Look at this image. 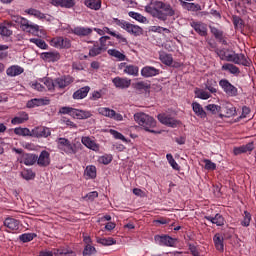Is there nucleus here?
Segmentation results:
<instances>
[{
	"mask_svg": "<svg viewBox=\"0 0 256 256\" xmlns=\"http://www.w3.org/2000/svg\"><path fill=\"white\" fill-rule=\"evenodd\" d=\"M134 89H136V91H148L151 89V84H149L148 82L145 81H140L134 84Z\"/></svg>",
	"mask_w": 256,
	"mask_h": 256,
	"instance_id": "nucleus-42",
	"label": "nucleus"
},
{
	"mask_svg": "<svg viewBox=\"0 0 256 256\" xmlns=\"http://www.w3.org/2000/svg\"><path fill=\"white\" fill-rule=\"evenodd\" d=\"M109 133L114 137V139H119L120 141H123V143H127V138H125L124 135L121 134V132L110 129Z\"/></svg>",
	"mask_w": 256,
	"mask_h": 256,
	"instance_id": "nucleus-54",
	"label": "nucleus"
},
{
	"mask_svg": "<svg viewBox=\"0 0 256 256\" xmlns=\"http://www.w3.org/2000/svg\"><path fill=\"white\" fill-rule=\"evenodd\" d=\"M155 241H158L160 245H165L166 247H175L177 240L171 238V236H155Z\"/></svg>",
	"mask_w": 256,
	"mask_h": 256,
	"instance_id": "nucleus-22",
	"label": "nucleus"
},
{
	"mask_svg": "<svg viewBox=\"0 0 256 256\" xmlns=\"http://www.w3.org/2000/svg\"><path fill=\"white\" fill-rule=\"evenodd\" d=\"M26 13L28 15H32L33 17H36V19H47V15H45L44 13H42L37 9L30 8L26 10Z\"/></svg>",
	"mask_w": 256,
	"mask_h": 256,
	"instance_id": "nucleus-44",
	"label": "nucleus"
},
{
	"mask_svg": "<svg viewBox=\"0 0 256 256\" xmlns=\"http://www.w3.org/2000/svg\"><path fill=\"white\" fill-rule=\"evenodd\" d=\"M210 31L212 35H214L215 39L218 41H223V31L219 30L216 27H210Z\"/></svg>",
	"mask_w": 256,
	"mask_h": 256,
	"instance_id": "nucleus-58",
	"label": "nucleus"
},
{
	"mask_svg": "<svg viewBox=\"0 0 256 256\" xmlns=\"http://www.w3.org/2000/svg\"><path fill=\"white\" fill-rule=\"evenodd\" d=\"M51 5L54 7H65L71 9L75 7V0H51Z\"/></svg>",
	"mask_w": 256,
	"mask_h": 256,
	"instance_id": "nucleus-25",
	"label": "nucleus"
},
{
	"mask_svg": "<svg viewBox=\"0 0 256 256\" xmlns=\"http://www.w3.org/2000/svg\"><path fill=\"white\" fill-rule=\"evenodd\" d=\"M124 73L132 77H139V66L128 64L124 69Z\"/></svg>",
	"mask_w": 256,
	"mask_h": 256,
	"instance_id": "nucleus-31",
	"label": "nucleus"
},
{
	"mask_svg": "<svg viewBox=\"0 0 256 256\" xmlns=\"http://www.w3.org/2000/svg\"><path fill=\"white\" fill-rule=\"evenodd\" d=\"M129 17L132 19H135V21H138L139 23H147V18L140 13L130 11L128 12Z\"/></svg>",
	"mask_w": 256,
	"mask_h": 256,
	"instance_id": "nucleus-46",
	"label": "nucleus"
},
{
	"mask_svg": "<svg viewBox=\"0 0 256 256\" xmlns=\"http://www.w3.org/2000/svg\"><path fill=\"white\" fill-rule=\"evenodd\" d=\"M89 91H91V87L84 86V87L76 90L73 93L72 97H73V99H76V100L85 99V97H87V95H89Z\"/></svg>",
	"mask_w": 256,
	"mask_h": 256,
	"instance_id": "nucleus-26",
	"label": "nucleus"
},
{
	"mask_svg": "<svg viewBox=\"0 0 256 256\" xmlns=\"http://www.w3.org/2000/svg\"><path fill=\"white\" fill-rule=\"evenodd\" d=\"M21 177L26 181H31V179H35V173L31 169H25L21 172Z\"/></svg>",
	"mask_w": 256,
	"mask_h": 256,
	"instance_id": "nucleus-51",
	"label": "nucleus"
},
{
	"mask_svg": "<svg viewBox=\"0 0 256 256\" xmlns=\"http://www.w3.org/2000/svg\"><path fill=\"white\" fill-rule=\"evenodd\" d=\"M84 175L87 177V179H96L97 177V167L94 165H89L84 170Z\"/></svg>",
	"mask_w": 256,
	"mask_h": 256,
	"instance_id": "nucleus-35",
	"label": "nucleus"
},
{
	"mask_svg": "<svg viewBox=\"0 0 256 256\" xmlns=\"http://www.w3.org/2000/svg\"><path fill=\"white\" fill-rule=\"evenodd\" d=\"M233 25L235 29H243V19L238 16L233 17Z\"/></svg>",
	"mask_w": 256,
	"mask_h": 256,
	"instance_id": "nucleus-62",
	"label": "nucleus"
},
{
	"mask_svg": "<svg viewBox=\"0 0 256 256\" xmlns=\"http://www.w3.org/2000/svg\"><path fill=\"white\" fill-rule=\"evenodd\" d=\"M190 27H192L200 37H207V24L199 21H191Z\"/></svg>",
	"mask_w": 256,
	"mask_h": 256,
	"instance_id": "nucleus-14",
	"label": "nucleus"
},
{
	"mask_svg": "<svg viewBox=\"0 0 256 256\" xmlns=\"http://www.w3.org/2000/svg\"><path fill=\"white\" fill-rule=\"evenodd\" d=\"M222 71H228L231 73V75H239V73H241V70L239 69V67L231 63H226L222 65Z\"/></svg>",
	"mask_w": 256,
	"mask_h": 256,
	"instance_id": "nucleus-32",
	"label": "nucleus"
},
{
	"mask_svg": "<svg viewBox=\"0 0 256 256\" xmlns=\"http://www.w3.org/2000/svg\"><path fill=\"white\" fill-rule=\"evenodd\" d=\"M0 35L2 37H11V35H13V31L5 26V24H0Z\"/></svg>",
	"mask_w": 256,
	"mask_h": 256,
	"instance_id": "nucleus-53",
	"label": "nucleus"
},
{
	"mask_svg": "<svg viewBox=\"0 0 256 256\" xmlns=\"http://www.w3.org/2000/svg\"><path fill=\"white\" fill-rule=\"evenodd\" d=\"M41 105H44V100L34 98L27 102L26 107H28V109H34V107H41Z\"/></svg>",
	"mask_w": 256,
	"mask_h": 256,
	"instance_id": "nucleus-45",
	"label": "nucleus"
},
{
	"mask_svg": "<svg viewBox=\"0 0 256 256\" xmlns=\"http://www.w3.org/2000/svg\"><path fill=\"white\" fill-rule=\"evenodd\" d=\"M166 159H167L169 165L172 166V169H174L175 171H179V169H180L179 164H177V161H175V158H173L172 154H167Z\"/></svg>",
	"mask_w": 256,
	"mask_h": 256,
	"instance_id": "nucleus-55",
	"label": "nucleus"
},
{
	"mask_svg": "<svg viewBox=\"0 0 256 256\" xmlns=\"http://www.w3.org/2000/svg\"><path fill=\"white\" fill-rule=\"evenodd\" d=\"M206 110L210 111V113H212V115H217V113L221 112V106H219L217 104H208L206 106Z\"/></svg>",
	"mask_w": 256,
	"mask_h": 256,
	"instance_id": "nucleus-56",
	"label": "nucleus"
},
{
	"mask_svg": "<svg viewBox=\"0 0 256 256\" xmlns=\"http://www.w3.org/2000/svg\"><path fill=\"white\" fill-rule=\"evenodd\" d=\"M81 141L82 144L85 145V147H87L88 149H92V151L99 149V146H97L95 140L91 139L89 136L82 137Z\"/></svg>",
	"mask_w": 256,
	"mask_h": 256,
	"instance_id": "nucleus-30",
	"label": "nucleus"
},
{
	"mask_svg": "<svg viewBox=\"0 0 256 256\" xmlns=\"http://www.w3.org/2000/svg\"><path fill=\"white\" fill-rule=\"evenodd\" d=\"M77 256L73 250L69 248H58L53 251H41L39 256Z\"/></svg>",
	"mask_w": 256,
	"mask_h": 256,
	"instance_id": "nucleus-9",
	"label": "nucleus"
},
{
	"mask_svg": "<svg viewBox=\"0 0 256 256\" xmlns=\"http://www.w3.org/2000/svg\"><path fill=\"white\" fill-rule=\"evenodd\" d=\"M96 242L99 243L100 245H104V247H109L111 245H115L117 241L113 239L112 237L108 238H97Z\"/></svg>",
	"mask_w": 256,
	"mask_h": 256,
	"instance_id": "nucleus-41",
	"label": "nucleus"
},
{
	"mask_svg": "<svg viewBox=\"0 0 256 256\" xmlns=\"http://www.w3.org/2000/svg\"><path fill=\"white\" fill-rule=\"evenodd\" d=\"M70 143H71V141H69V139H67V138H59L57 140L58 149L62 150L65 148L66 145H68Z\"/></svg>",
	"mask_w": 256,
	"mask_h": 256,
	"instance_id": "nucleus-63",
	"label": "nucleus"
},
{
	"mask_svg": "<svg viewBox=\"0 0 256 256\" xmlns=\"http://www.w3.org/2000/svg\"><path fill=\"white\" fill-rule=\"evenodd\" d=\"M213 242L215 249H217L219 253L225 251V238L220 233L214 235Z\"/></svg>",
	"mask_w": 256,
	"mask_h": 256,
	"instance_id": "nucleus-21",
	"label": "nucleus"
},
{
	"mask_svg": "<svg viewBox=\"0 0 256 256\" xmlns=\"http://www.w3.org/2000/svg\"><path fill=\"white\" fill-rule=\"evenodd\" d=\"M42 59L44 61H48V63H55L56 61H59L61 59V54L59 52H43L42 53Z\"/></svg>",
	"mask_w": 256,
	"mask_h": 256,
	"instance_id": "nucleus-24",
	"label": "nucleus"
},
{
	"mask_svg": "<svg viewBox=\"0 0 256 256\" xmlns=\"http://www.w3.org/2000/svg\"><path fill=\"white\" fill-rule=\"evenodd\" d=\"M75 83V77L71 75H63L61 77L55 78L56 89L63 91L67 89L70 85Z\"/></svg>",
	"mask_w": 256,
	"mask_h": 256,
	"instance_id": "nucleus-8",
	"label": "nucleus"
},
{
	"mask_svg": "<svg viewBox=\"0 0 256 256\" xmlns=\"http://www.w3.org/2000/svg\"><path fill=\"white\" fill-rule=\"evenodd\" d=\"M51 154L48 151L44 150L40 153L39 157L37 156V163L39 167H49L51 163Z\"/></svg>",
	"mask_w": 256,
	"mask_h": 256,
	"instance_id": "nucleus-17",
	"label": "nucleus"
},
{
	"mask_svg": "<svg viewBox=\"0 0 256 256\" xmlns=\"http://www.w3.org/2000/svg\"><path fill=\"white\" fill-rule=\"evenodd\" d=\"M97 253V249L93 245H86L83 250V256H92Z\"/></svg>",
	"mask_w": 256,
	"mask_h": 256,
	"instance_id": "nucleus-57",
	"label": "nucleus"
},
{
	"mask_svg": "<svg viewBox=\"0 0 256 256\" xmlns=\"http://www.w3.org/2000/svg\"><path fill=\"white\" fill-rule=\"evenodd\" d=\"M70 33L77 35V37H89V35H92L93 33V28L76 26L70 29Z\"/></svg>",
	"mask_w": 256,
	"mask_h": 256,
	"instance_id": "nucleus-13",
	"label": "nucleus"
},
{
	"mask_svg": "<svg viewBox=\"0 0 256 256\" xmlns=\"http://www.w3.org/2000/svg\"><path fill=\"white\" fill-rule=\"evenodd\" d=\"M183 7L187 9V11H201V5L196 4V3H189V2H183Z\"/></svg>",
	"mask_w": 256,
	"mask_h": 256,
	"instance_id": "nucleus-48",
	"label": "nucleus"
},
{
	"mask_svg": "<svg viewBox=\"0 0 256 256\" xmlns=\"http://www.w3.org/2000/svg\"><path fill=\"white\" fill-rule=\"evenodd\" d=\"M30 43H34V45L38 46L39 49H47L49 45L45 42V40L39 39V38H31Z\"/></svg>",
	"mask_w": 256,
	"mask_h": 256,
	"instance_id": "nucleus-52",
	"label": "nucleus"
},
{
	"mask_svg": "<svg viewBox=\"0 0 256 256\" xmlns=\"http://www.w3.org/2000/svg\"><path fill=\"white\" fill-rule=\"evenodd\" d=\"M29 121V114L25 111H20L11 120L12 125H22V123H27Z\"/></svg>",
	"mask_w": 256,
	"mask_h": 256,
	"instance_id": "nucleus-20",
	"label": "nucleus"
},
{
	"mask_svg": "<svg viewBox=\"0 0 256 256\" xmlns=\"http://www.w3.org/2000/svg\"><path fill=\"white\" fill-rule=\"evenodd\" d=\"M61 151H64L67 155H75L77 153V146L70 142Z\"/></svg>",
	"mask_w": 256,
	"mask_h": 256,
	"instance_id": "nucleus-47",
	"label": "nucleus"
},
{
	"mask_svg": "<svg viewBox=\"0 0 256 256\" xmlns=\"http://www.w3.org/2000/svg\"><path fill=\"white\" fill-rule=\"evenodd\" d=\"M24 71L25 69H23V67L19 65H12L9 68H7L6 74L8 75V77H17L24 73Z\"/></svg>",
	"mask_w": 256,
	"mask_h": 256,
	"instance_id": "nucleus-27",
	"label": "nucleus"
},
{
	"mask_svg": "<svg viewBox=\"0 0 256 256\" xmlns=\"http://www.w3.org/2000/svg\"><path fill=\"white\" fill-rule=\"evenodd\" d=\"M99 115L103 117H108L109 119H113L114 121H123V115L115 112V110L107 107L98 108Z\"/></svg>",
	"mask_w": 256,
	"mask_h": 256,
	"instance_id": "nucleus-10",
	"label": "nucleus"
},
{
	"mask_svg": "<svg viewBox=\"0 0 256 256\" xmlns=\"http://www.w3.org/2000/svg\"><path fill=\"white\" fill-rule=\"evenodd\" d=\"M219 87L228 97H237L239 95V89L233 85L228 79H221L219 81Z\"/></svg>",
	"mask_w": 256,
	"mask_h": 256,
	"instance_id": "nucleus-7",
	"label": "nucleus"
},
{
	"mask_svg": "<svg viewBox=\"0 0 256 256\" xmlns=\"http://www.w3.org/2000/svg\"><path fill=\"white\" fill-rule=\"evenodd\" d=\"M4 226H6L8 233L19 231V220L8 217L4 220Z\"/></svg>",
	"mask_w": 256,
	"mask_h": 256,
	"instance_id": "nucleus-18",
	"label": "nucleus"
},
{
	"mask_svg": "<svg viewBox=\"0 0 256 256\" xmlns=\"http://www.w3.org/2000/svg\"><path fill=\"white\" fill-rule=\"evenodd\" d=\"M32 137L47 139V137H51V129L45 126L36 127L32 130Z\"/></svg>",
	"mask_w": 256,
	"mask_h": 256,
	"instance_id": "nucleus-12",
	"label": "nucleus"
},
{
	"mask_svg": "<svg viewBox=\"0 0 256 256\" xmlns=\"http://www.w3.org/2000/svg\"><path fill=\"white\" fill-rule=\"evenodd\" d=\"M32 89H35L36 91L43 92L45 91V86L43 84L39 83L38 81H33L30 83Z\"/></svg>",
	"mask_w": 256,
	"mask_h": 256,
	"instance_id": "nucleus-64",
	"label": "nucleus"
},
{
	"mask_svg": "<svg viewBox=\"0 0 256 256\" xmlns=\"http://www.w3.org/2000/svg\"><path fill=\"white\" fill-rule=\"evenodd\" d=\"M194 93L198 99H202L204 101H207V99H211V93H209L201 88H196Z\"/></svg>",
	"mask_w": 256,
	"mask_h": 256,
	"instance_id": "nucleus-38",
	"label": "nucleus"
},
{
	"mask_svg": "<svg viewBox=\"0 0 256 256\" xmlns=\"http://www.w3.org/2000/svg\"><path fill=\"white\" fill-rule=\"evenodd\" d=\"M111 37L109 36H102L99 39V46L103 49V51H107V47H109V44H107V41H109Z\"/></svg>",
	"mask_w": 256,
	"mask_h": 256,
	"instance_id": "nucleus-60",
	"label": "nucleus"
},
{
	"mask_svg": "<svg viewBox=\"0 0 256 256\" xmlns=\"http://www.w3.org/2000/svg\"><path fill=\"white\" fill-rule=\"evenodd\" d=\"M50 45L56 49H69L71 47V40L63 37H55L50 41Z\"/></svg>",
	"mask_w": 256,
	"mask_h": 256,
	"instance_id": "nucleus-11",
	"label": "nucleus"
},
{
	"mask_svg": "<svg viewBox=\"0 0 256 256\" xmlns=\"http://www.w3.org/2000/svg\"><path fill=\"white\" fill-rule=\"evenodd\" d=\"M108 55H110L111 57H115V59H117L118 61H125V59H127V56H125V54L121 53L117 49H109Z\"/></svg>",
	"mask_w": 256,
	"mask_h": 256,
	"instance_id": "nucleus-39",
	"label": "nucleus"
},
{
	"mask_svg": "<svg viewBox=\"0 0 256 256\" xmlns=\"http://www.w3.org/2000/svg\"><path fill=\"white\" fill-rule=\"evenodd\" d=\"M37 237V234L35 233H24L19 236V240L22 241V243H29L30 241H33Z\"/></svg>",
	"mask_w": 256,
	"mask_h": 256,
	"instance_id": "nucleus-50",
	"label": "nucleus"
},
{
	"mask_svg": "<svg viewBox=\"0 0 256 256\" xmlns=\"http://www.w3.org/2000/svg\"><path fill=\"white\" fill-rule=\"evenodd\" d=\"M242 227H249L251 225V213L244 211L243 220L241 221Z\"/></svg>",
	"mask_w": 256,
	"mask_h": 256,
	"instance_id": "nucleus-59",
	"label": "nucleus"
},
{
	"mask_svg": "<svg viewBox=\"0 0 256 256\" xmlns=\"http://www.w3.org/2000/svg\"><path fill=\"white\" fill-rule=\"evenodd\" d=\"M42 82L45 87H47L48 91H55V89H57V86L55 85V79L53 80L51 78H44Z\"/></svg>",
	"mask_w": 256,
	"mask_h": 256,
	"instance_id": "nucleus-49",
	"label": "nucleus"
},
{
	"mask_svg": "<svg viewBox=\"0 0 256 256\" xmlns=\"http://www.w3.org/2000/svg\"><path fill=\"white\" fill-rule=\"evenodd\" d=\"M161 73V70L153 67V66H144L141 69V76L145 77V79H149V77H157Z\"/></svg>",
	"mask_w": 256,
	"mask_h": 256,
	"instance_id": "nucleus-16",
	"label": "nucleus"
},
{
	"mask_svg": "<svg viewBox=\"0 0 256 256\" xmlns=\"http://www.w3.org/2000/svg\"><path fill=\"white\" fill-rule=\"evenodd\" d=\"M60 113H62V115H71V117H76V119H89L90 117H93L91 111L79 110L71 107H62Z\"/></svg>",
	"mask_w": 256,
	"mask_h": 256,
	"instance_id": "nucleus-5",
	"label": "nucleus"
},
{
	"mask_svg": "<svg viewBox=\"0 0 256 256\" xmlns=\"http://www.w3.org/2000/svg\"><path fill=\"white\" fill-rule=\"evenodd\" d=\"M192 109L197 117H199L200 119H207V112H205L201 104H199L198 102H193Z\"/></svg>",
	"mask_w": 256,
	"mask_h": 256,
	"instance_id": "nucleus-28",
	"label": "nucleus"
},
{
	"mask_svg": "<svg viewBox=\"0 0 256 256\" xmlns=\"http://www.w3.org/2000/svg\"><path fill=\"white\" fill-rule=\"evenodd\" d=\"M225 117H235L237 115V109L233 104H227L224 108Z\"/></svg>",
	"mask_w": 256,
	"mask_h": 256,
	"instance_id": "nucleus-43",
	"label": "nucleus"
},
{
	"mask_svg": "<svg viewBox=\"0 0 256 256\" xmlns=\"http://www.w3.org/2000/svg\"><path fill=\"white\" fill-rule=\"evenodd\" d=\"M205 89L209 91L212 95H215L219 91V86L217 85V81L213 79H208L205 83Z\"/></svg>",
	"mask_w": 256,
	"mask_h": 256,
	"instance_id": "nucleus-29",
	"label": "nucleus"
},
{
	"mask_svg": "<svg viewBox=\"0 0 256 256\" xmlns=\"http://www.w3.org/2000/svg\"><path fill=\"white\" fill-rule=\"evenodd\" d=\"M226 61L234 63L235 65H242L243 67H251L252 63L250 58L243 53L228 54L226 56Z\"/></svg>",
	"mask_w": 256,
	"mask_h": 256,
	"instance_id": "nucleus-6",
	"label": "nucleus"
},
{
	"mask_svg": "<svg viewBox=\"0 0 256 256\" xmlns=\"http://www.w3.org/2000/svg\"><path fill=\"white\" fill-rule=\"evenodd\" d=\"M15 135H19L20 137H33V133H31V130L29 128H15L14 129Z\"/></svg>",
	"mask_w": 256,
	"mask_h": 256,
	"instance_id": "nucleus-40",
	"label": "nucleus"
},
{
	"mask_svg": "<svg viewBox=\"0 0 256 256\" xmlns=\"http://www.w3.org/2000/svg\"><path fill=\"white\" fill-rule=\"evenodd\" d=\"M22 163H24V165H35V163H37V155L35 154H25L23 156V160Z\"/></svg>",
	"mask_w": 256,
	"mask_h": 256,
	"instance_id": "nucleus-37",
	"label": "nucleus"
},
{
	"mask_svg": "<svg viewBox=\"0 0 256 256\" xmlns=\"http://www.w3.org/2000/svg\"><path fill=\"white\" fill-rule=\"evenodd\" d=\"M134 121H136L144 131H148V133H155V130H153L154 127H157V121L155 118L143 112H138L134 114Z\"/></svg>",
	"mask_w": 256,
	"mask_h": 256,
	"instance_id": "nucleus-3",
	"label": "nucleus"
},
{
	"mask_svg": "<svg viewBox=\"0 0 256 256\" xmlns=\"http://www.w3.org/2000/svg\"><path fill=\"white\" fill-rule=\"evenodd\" d=\"M12 21L18 23L20 25V29H22V31L25 33H31V35H39L40 33L41 37H45V35H47V32H45L44 29H41L39 25L27 20L24 17L14 16Z\"/></svg>",
	"mask_w": 256,
	"mask_h": 256,
	"instance_id": "nucleus-2",
	"label": "nucleus"
},
{
	"mask_svg": "<svg viewBox=\"0 0 256 256\" xmlns=\"http://www.w3.org/2000/svg\"><path fill=\"white\" fill-rule=\"evenodd\" d=\"M145 11L160 21H165L167 17H173L175 15V11L173 7H171V4L161 1L151 2L150 5L145 6Z\"/></svg>",
	"mask_w": 256,
	"mask_h": 256,
	"instance_id": "nucleus-1",
	"label": "nucleus"
},
{
	"mask_svg": "<svg viewBox=\"0 0 256 256\" xmlns=\"http://www.w3.org/2000/svg\"><path fill=\"white\" fill-rule=\"evenodd\" d=\"M101 53H105V50L99 46V42H94L93 47L89 49V56L90 57H97V55H101Z\"/></svg>",
	"mask_w": 256,
	"mask_h": 256,
	"instance_id": "nucleus-34",
	"label": "nucleus"
},
{
	"mask_svg": "<svg viewBox=\"0 0 256 256\" xmlns=\"http://www.w3.org/2000/svg\"><path fill=\"white\" fill-rule=\"evenodd\" d=\"M110 25H116L117 27H120V29H124V31L130 33V35H134V37H139L143 34V28L119 18H112L110 20Z\"/></svg>",
	"mask_w": 256,
	"mask_h": 256,
	"instance_id": "nucleus-4",
	"label": "nucleus"
},
{
	"mask_svg": "<svg viewBox=\"0 0 256 256\" xmlns=\"http://www.w3.org/2000/svg\"><path fill=\"white\" fill-rule=\"evenodd\" d=\"M84 5H86L88 9L99 11V9H101V0H85Z\"/></svg>",
	"mask_w": 256,
	"mask_h": 256,
	"instance_id": "nucleus-36",
	"label": "nucleus"
},
{
	"mask_svg": "<svg viewBox=\"0 0 256 256\" xmlns=\"http://www.w3.org/2000/svg\"><path fill=\"white\" fill-rule=\"evenodd\" d=\"M112 83H114L115 87L118 89H129V87H131V79L128 78L115 77Z\"/></svg>",
	"mask_w": 256,
	"mask_h": 256,
	"instance_id": "nucleus-19",
	"label": "nucleus"
},
{
	"mask_svg": "<svg viewBox=\"0 0 256 256\" xmlns=\"http://www.w3.org/2000/svg\"><path fill=\"white\" fill-rule=\"evenodd\" d=\"M115 39H117L118 43L120 45H129V41H127V38H125L122 34L116 33L112 34Z\"/></svg>",
	"mask_w": 256,
	"mask_h": 256,
	"instance_id": "nucleus-61",
	"label": "nucleus"
},
{
	"mask_svg": "<svg viewBox=\"0 0 256 256\" xmlns=\"http://www.w3.org/2000/svg\"><path fill=\"white\" fill-rule=\"evenodd\" d=\"M159 59L161 63H163L164 65H167V67H171V65H173V55L171 54L162 52L159 55Z\"/></svg>",
	"mask_w": 256,
	"mask_h": 256,
	"instance_id": "nucleus-33",
	"label": "nucleus"
},
{
	"mask_svg": "<svg viewBox=\"0 0 256 256\" xmlns=\"http://www.w3.org/2000/svg\"><path fill=\"white\" fill-rule=\"evenodd\" d=\"M158 120L162 125H167V127H177V125H179V122L175 118L167 114H159Z\"/></svg>",
	"mask_w": 256,
	"mask_h": 256,
	"instance_id": "nucleus-15",
	"label": "nucleus"
},
{
	"mask_svg": "<svg viewBox=\"0 0 256 256\" xmlns=\"http://www.w3.org/2000/svg\"><path fill=\"white\" fill-rule=\"evenodd\" d=\"M204 219H206V221H210L213 225H217V227H223V225H225V218L219 213L215 214L214 217L205 216Z\"/></svg>",
	"mask_w": 256,
	"mask_h": 256,
	"instance_id": "nucleus-23",
	"label": "nucleus"
}]
</instances>
